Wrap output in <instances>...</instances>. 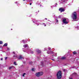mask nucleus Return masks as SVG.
<instances>
[{
    "mask_svg": "<svg viewBox=\"0 0 79 79\" xmlns=\"http://www.w3.org/2000/svg\"><path fill=\"white\" fill-rule=\"evenodd\" d=\"M38 53H40V51L38 50Z\"/></svg>",
    "mask_w": 79,
    "mask_h": 79,
    "instance_id": "nucleus-18",
    "label": "nucleus"
},
{
    "mask_svg": "<svg viewBox=\"0 0 79 79\" xmlns=\"http://www.w3.org/2000/svg\"><path fill=\"white\" fill-rule=\"evenodd\" d=\"M76 28H77V29H79V27H78V26H77V27H76Z\"/></svg>",
    "mask_w": 79,
    "mask_h": 79,
    "instance_id": "nucleus-16",
    "label": "nucleus"
},
{
    "mask_svg": "<svg viewBox=\"0 0 79 79\" xmlns=\"http://www.w3.org/2000/svg\"><path fill=\"white\" fill-rule=\"evenodd\" d=\"M28 47V44H25V45H23L24 47L26 48V47Z\"/></svg>",
    "mask_w": 79,
    "mask_h": 79,
    "instance_id": "nucleus-6",
    "label": "nucleus"
},
{
    "mask_svg": "<svg viewBox=\"0 0 79 79\" xmlns=\"http://www.w3.org/2000/svg\"><path fill=\"white\" fill-rule=\"evenodd\" d=\"M56 5H57V4H56Z\"/></svg>",
    "mask_w": 79,
    "mask_h": 79,
    "instance_id": "nucleus-34",
    "label": "nucleus"
},
{
    "mask_svg": "<svg viewBox=\"0 0 79 79\" xmlns=\"http://www.w3.org/2000/svg\"><path fill=\"white\" fill-rule=\"evenodd\" d=\"M25 74H26V73H24L23 74V77H24V75H25Z\"/></svg>",
    "mask_w": 79,
    "mask_h": 79,
    "instance_id": "nucleus-15",
    "label": "nucleus"
},
{
    "mask_svg": "<svg viewBox=\"0 0 79 79\" xmlns=\"http://www.w3.org/2000/svg\"><path fill=\"white\" fill-rule=\"evenodd\" d=\"M2 43H3L2 41H0V44H2Z\"/></svg>",
    "mask_w": 79,
    "mask_h": 79,
    "instance_id": "nucleus-17",
    "label": "nucleus"
},
{
    "mask_svg": "<svg viewBox=\"0 0 79 79\" xmlns=\"http://www.w3.org/2000/svg\"><path fill=\"white\" fill-rule=\"evenodd\" d=\"M71 18L73 19H77V14L76 12H74L72 14Z\"/></svg>",
    "mask_w": 79,
    "mask_h": 79,
    "instance_id": "nucleus-1",
    "label": "nucleus"
},
{
    "mask_svg": "<svg viewBox=\"0 0 79 79\" xmlns=\"http://www.w3.org/2000/svg\"><path fill=\"white\" fill-rule=\"evenodd\" d=\"M54 16H55V15Z\"/></svg>",
    "mask_w": 79,
    "mask_h": 79,
    "instance_id": "nucleus-35",
    "label": "nucleus"
},
{
    "mask_svg": "<svg viewBox=\"0 0 79 79\" xmlns=\"http://www.w3.org/2000/svg\"><path fill=\"white\" fill-rule=\"evenodd\" d=\"M57 77L58 79H60L61 78V72L59 71L57 74Z\"/></svg>",
    "mask_w": 79,
    "mask_h": 79,
    "instance_id": "nucleus-3",
    "label": "nucleus"
},
{
    "mask_svg": "<svg viewBox=\"0 0 79 79\" xmlns=\"http://www.w3.org/2000/svg\"><path fill=\"white\" fill-rule=\"evenodd\" d=\"M52 60H54V59H52Z\"/></svg>",
    "mask_w": 79,
    "mask_h": 79,
    "instance_id": "nucleus-32",
    "label": "nucleus"
},
{
    "mask_svg": "<svg viewBox=\"0 0 79 79\" xmlns=\"http://www.w3.org/2000/svg\"><path fill=\"white\" fill-rule=\"evenodd\" d=\"M22 58H23V57L21 56H20L19 59H22Z\"/></svg>",
    "mask_w": 79,
    "mask_h": 79,
    "instance_id": "nucleus-9",
    "label": "nucleus"
},
{
    "mask_svg": "<svg viewBox=\"0 0 79 79\" xmlns=\"http://www.w3.org/2000/svg\"><path fill=\"white\" fill-rule=\"evenodd\" d=\"M13 57H15V58H17V56H16H16L14 55V56H13Z\"/></svg>",
    "mask_w": 79,
    "mask_h": 79,
    "instance_id": "nucleus-14",
    "label": "nucleus"
},
{
    "mask_svg": "<svg viewBox=\"0 0 79 79\" xmlns=\"http://www.w3.org/2000/svg\"><path fill=\"white\" fill-rule=\"evenodd\" d=\"M44 74V73L43 72H37L35 73V76H36V77H40L41 76H42Z\"/></svg>",
    "mask_w": 79,
    "mask_h": 79,
    "instance_id": "nucleus-2",
    "label": "nucleus"
},
{
    "mask_svg": "<svg viewBox=\"0 0 79 79\" xmlns=\"http://www.w3.org/2000/svg\"><path fill=\"white\" fill-rule=\"evenodd\" d=\"M1 60H3V58H2L1 59Z\"/></svg>",
    "mask_w": 79,
    "mask_h": 79,
    "instance_id": "nucleus-25",
    "label": "nucleus"
},
{
    "mask_svg": "<svg viewBox=\"0 0 79 79\" xmlns=\"http://www.w3.org/2000/svg\"><path fill=\"white\" fill-rule=\"evenodd\" d=\"M23 0V1H24V0Z\"/></svg>",
    "mask_w": 79,
    "mask_h": 79,
    "instance_id": "nucleus-33",
    "label": "nucleus"
},
{
    "mask_svg": "<svg viewBox=\"0 0 79 79\" xmlns=\"http://www.w3.org/2000/svg\"><path fill=\"white\" fill-rule=\"evenodd\" d=\"M63 22L64 24H68V22H66V19H64L63 20Z\"/></svg>",
    "mask_w": 79,
    "mask_h": 79,
    "instance_id": "nucleus-4",
    "label": "nucleus"
},
{
    "mask_svg": "<svg viewBox=\"0 0 79 79\" xmlns=\"http://www.w3.org/2000/svg\"><path fill=\"white\" fill-rule=\"evenodd\" d=\"M35 69H31V70L32 71H35Z\"/></svg>",
    "mask_w": 79,
    "mask_h": 79,
    "instance_id": "nucleus-11",
    "label": "nucleus"
},
{
    "mask_svg": "<svg viewBox=\"0 0 79 79\" xmlns=\"http://www.w3.org/2000/svg\"><path fill=\"white\" fill-rule=\"evenodd\" d=\"M42 5H40V6H41Z\"/></svg>",
    "mask_w": 79,
    "mask_h": 79,
    "instance_id": "nucleus-31",
    "label": "nucleus"
},
{
    "mask_svg": "<svg viewBox=\"0 0 79 79\" xmlns=\"http://www.w3.org/2000/svg\"><path fill=\"white\" fill-rule=\"evenodd\" d=\"M13 53L14 54H15V52H13Z\"/></svg>",
    "mask_w": 79,
    "mask_h": 79,
    "instance_id": "nucleus-22",
    "label": "nucleus"
},
{
    "mask_svg": "<svg viewBox=\"0 0 79 79\" xmlns=\"http://www.w3.org/2000/svg\"><path fill=\"white\" fill-rule=\"evenodd\" d=\"M45 19H46L47 20V18H45Z\"/></svg>",
    "mask_w": 79,
    "mask_h": 79,
    "instance_id": "nucleus-29",
    "label": "nucleus"
},
{
    "mask_svg": "<svg viewBox=\"0 0 79 79\" xmlns=\"http://www.w3.org/2000/svg\"><path fill=\"white\" fill-rule=\"evenodd\" d=\"M29 64H32V62H29Z\"/></svg>",
    "mask_w": 79,
    "mask_h": 79,
    "instance_id": "nucleus-20",
    "label": "nucleus"
},
{
    "mask_svg": "<svg viewBox=\"0 0 79 79\" xmlns=\"http://www.w3.org/2000/svg\"><path fill=\"white\" fill-rule=\"evenodd\" d=\"M58 18H61V16L60 15L59 16Z\"/></svg>",
    "mask_w": 79,
    "mask_h": 79,
    "instance_id": "nucleus-21",
    "label": "nucleus"
},
{
    "mask_svg": "<svg viewBox=\"0 0 79 79\" xmlns=\"http://www.w3.org/2000/svg\"><path fill=\"white\" fill-rule=\"evenodd\" d=\"M14 64H15V65H18V64H17L16 62H14Z\"/></svg>",
    "mask_w": 79,
    "mask_h": 79,
    "instance_id": "nucleus-7",
    "label": "nucleus"
},
{
    "mask_svg": "<svg viewBox=\"0 0 79 79\" xmlns=\"http://www.w3.org/2000/svg\"><path fill=\"white\" fill-rule=\"evenodd\" d=\"M49 50H50V48H48Z\"/></svg>",
    "mask_w": 79,
    "mask_h": 79,
    "instance_id": "nucleus-28",
    "label": "nucleus"
},
{
    "mask_svg": "<svg viewBox=\"0 0 79 79\" xmlns=\"http://www.w3.org/2000/svg\"><path fill=\"white\" fill-rule=\"evenodd\" d=\"M8 45V44L6 43L4 45V47H6V46H7Z\"/></svg>",
    "mask_w": 79,
    "mask_h": 79,
    "instance_id": "nucleus-8",
    "label": "nucleus"
},
{
    "mask_svg": "<svg viewBox=\"0 0 79 79\" xmlns=\"http://www.w3.org/2000/svg\"><path fill=\"white\" fill-rule=\"evenodd\" d=\"M59 10L61 12H63V11H64V10L63 9V8H60L59 9Z\"/></svg>",
    "mask_w": 79,
    "mask_h": 79,
    "instance_id": "nucleus-5",
    "label": "nucleus"
},
{
    "mask_svg": "<svg viewBox=\"0 0 79 79\" xmlns=\"http://www.w3.org/2000/svg\"><path fill=\"white\" fill-rule=\"evenodd\" d=\"M44 26H46V25L45 24L44 25Z\"/></svg>",
    "mask_w": 79,
    "mask_h": 79,
    "instance_id": "nucleus-30",
    "label": "nucleus"
},
{
    "mask_svg": "<svg viewBox=\"0 0 79 79\" xmlns=\"http://www.w3.org/2000/svg\"><path fill=\"white\" fill-rule=\"evenodd\" d=\"M58 20H56V22H57V23H58Z\"/></svg>",
    "mask_w": 79,
    "mask_h": 79,
    "instance_id": "nucleus-23",
    "label": "nucleus"
},
{
    "mask_svg": "<svg viewBox=\"0 0 79 79\" xmlns=\"http://www.w3.org/2000/svg\"><path fill=\"white\" fill-rule=\"evenodd\" d=\"M73 54H74V55H75V54H76V52H73Z\"/></svg>",
    "mask_w": 79,
    "mask_h": 79,
    "instance_id": "nucleus-13",
    "label": "nucleus"
},
{
    "mask_svg": "<svg viewBox=\"0 0 79 79\" xmlns=\"http://www.w3.org/2000/svg\"><path fill=\"white\" fill-rule=\"evenodd\" d=\"M65 57H64V56L62 57V58H61V59H65Z\"/></svg>",
    "mask_w": 79,
    "mask_h": 79,
    "instance_id": "nucleus-12",
    "label": "nucleus"
},
{
    "mask_svg": "<svg viewBox=\"0 0 79 79\" xmlns=\"http://www.w3.org/2000/svg\"><path fill=\"white\" fill-rule=\"evenodd\" d=\"M7 58H8V57H5V60H6L7 59Z\"/></svg>",
    "mask_w": 79,
    "mask_h": 79,
    "instance_id": "nucleus-19",
    "label": "nucleus"
},
{
    "mask_svg": "<svg viewBox=\"0 0 79 79\" xmlns=\"http://www.w3.org/2000/svg\"><path fill=\"white\" fill-rule=\"evenodd\" d=\"M69 79H73V78H70Z\"/></svg>",
    "mask_w": 79,
    "mask_h": 79,
    "instance_id": "nucleus-26",
    "label": "nucleus"
},
{
    "mask_svg": "<svg viewBox=\"0 0 79 79\" xmlns=\"http://www.w3.org/2000/svg\"><path fill=\"white\" fill-rule=\"evenodd\" d=\"M30 5H32V3H30Z\"/></svg>",
    "mask_w": 79,
    "mask_h": 79,
    "instance_id": "nucleus-24",
    "label": "nucleus"
},
{
    "mask_svg": "<svg viewBox=\"0 0 79 79\" xmlns=\"http://www.w3.org/2000/svg\"><path fill=\"white\" fill-rule=\"evenodd\" d=\"M42 24H45V23H44Z\"/></svg>",
    "mask_w": 79,
    "mask_h": 79,
    "instance_id": "nucleus-27",
    "label": "nucleus"
},
{
    "mask_svg": "<svg viewBox=\"0 0 79 79\" xmlns=\"http://www.w3.org/2000/svg\"><path fill=\"white\" fill-rule=\"evenodd\" d=\"M13 68V66H11L9 68V69H12Z\"/></svg>",
    "mask_w": 79,
    "mask_h": 79,
    "instance_id": "nucleus-10",
    "label": "nucleus"
}]
</instances>
